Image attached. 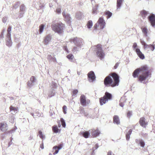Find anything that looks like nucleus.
Wrapping results in <instances>:
<instances>
[{
	"instance_id": "nucleus-1",
	"label": "nucleus",
	"mask_w": 155,
	"mask_h": 155,
	"mask_svg": "<svg viewBox=\"0 0 155 155\" xmlns=\"http://www.w3.org/2000/svg\"><path fill=\"white\" fill-rule=\"evenodd\" d=\"M150 74L147 67L144 66L135 70L133 73V76L134 78L138 77L139 81L144 83Z\"/></svg>"
},
{
	"instance_id": "nucleus-2",
	"label": "nucleus",
	"mask_w": 155,
	"mask_h": 155,
	"mask_svg": "<svg viewBox=\"0 0 155 155\" xmlns=\"http://www.w3.org/2000/svg\"><path fill=\"white\" fill-rule=\"evenodd\" d=\"M64 26V25L61 23L53 25L52 26V28L53 30L55 32L60 34L63 32Z\"/></svg>"
},
{
	"instance_id": "nucleus-3",
	"label": "nucleus",
	"mask_w": 155,
	"mask_h": 155,
	"mask_svg": "<svg viewBox=\"0 0 155 155\" xmlns=\"http://www.w3.org/2000/svg\"><path fill=\"white\" fill-rule=\"evenodd\" d=\"M82 41L81 38H76L73 39L72 41L76 45V47H75L73 49L74 51L79 50L83 45Z\"/></svg>"
},
{
	"instance_id": "nucleus-4",
	"label": "nucleus",
	"mask_w": 155,
	"mask_h": 155,
	"mask_svg": "<svg viewBox=\"0 0 155 155\" xmlns=\"http://www.w3.org/2000/svg\"><path fill=\"white\" fill-rule=\"evenodd\" d=\"M105 26V23L104 19V18L101 17L99 18L97 22L95 24L94 28L95 29H97V28L99 29H102L104 28Z\"/></svg>"
},
{
	"instance_id": "nucleus-5",
	"label": "nucleus",
	"mask_w": 155,
	"mask_h": 155,
	"mask_svg": "<svg viewBox=\"0 0 155 155\" xmlns=\"http://www.w3.org/2000/svg\"><path fill=\"white\" fill-rule=\"evenodd\" d=\"M96 54L97 56L99 57L101 59L104 58L105 54L103 52L101 45H98L96 46Z\"/></svg>"
},
{
	"instance_id": "nucleus-6",
	"label": "nucleus",
	"mask_w": 155,
	"mask_h": 155,
	"mask_svg": "<svg viewBox=\"0 0 155 155\" xmlns=\"http://www.w3.org/2000/svg\"><path fill=\"white\" fill-rule=\"evenodd\" d=\"M132 47L134 50L136 51L139 58L142 59H144L145 57L143 54L140 51L139 49L137 48V45L136 43H134L133 44Z\"/></svg>"
},
{
	"instance_id": "nucleus-7",
	"label": "nucleus",
	"mask_w": 155,
	"mask_h": 155,
	"mask_svg": "<svg viewBox=\"0 0 155 155\" xmlns=\"http://www.w3.org/2000/svg\"><path fill=\"white\" fill-rule=\"evenodd\" d=\"M112 77L113 78L114 82L111 85L112 87H114L118 86L119 84V77L118 75L115 73H113L112 74Z\"/></svg>"
},
{
	"instance_id": "nucleus-8",
	"label": "nucleus",
	"mask_w": 155,
	"mask_h": 155,
	"mask_svg": "<svg viewBox=\"0 0 155 155\" xmlns=\"http://www.w3.org/2000/svg\"><path fill=\"white\" fill-rule=\"evenodd\" d=\"M87 79L90 82H92L95 81L96 76L93 71H90L88 73Z\"/></svg>"
},
{
	"instance_id": "nucleus-9",
	"label": "nucleus",
	"mask_w": 155,
	"mask_h": 155,
	"mask_svg": "<svg viewBox=\"0 0 155 155\" xmlns=\"http://www.w3.org/2000/svg\"><path fill=\"white\" fill-rule=\"evenodd\" d=\"M148 19L152 26L155 27V15L152 14L148 17Z\"/></svg>"
},
{
	"instance_id": "nucleus-10",
	"label": "nucleus",
	"mask_w": 155,
	"mask_h": 155,
	"mask_svg": "<svg viewBox=\"0 0 155 155\" xmlns=\"http://www.w3.org/2000/svg\"><path fill=\"white\" fill-rule=\"evenodd\" d=\"M80 102L82 106H85L89 104L90 101L89 100L86 99V97H81Z\"/></svg>"
},
{
	"instance_id": "nucleus-11",
	"label": "nucleus",
	"mask_w": 155,
	"mask_h": 155,
	"mask_svg": "<svg viewBox=\"0 0 155 155\" xmlns=\"http://www.w3.org/2000/svg\"><path fill=\"white\" fill-rule=\"evenodd\" d=\"M112 97H100L99 99L100 104L102 105L105 104L108 100H111Z\"/></svg>"
},
{
	"instance_id": "nucleus-12",
	"label": "nucleus",
	"mask_w": 155,
	"mask_h": 155,
	"mask_svg": "<svg viewBox=\"0 0 155 155\" xmlns=\"http://www.w3.org/2000/svg\"><path fill=\"white\" fill-rule=\"evenodd\" d=\"M104 82L105 85L107 86L112 83L113 81L110 76H108L105 78Z\"/></svg>"
},
{
	"instance_id": "nucleus-13",
	"label": "nucleus",
	"mask_w": 155,
	"mask_h": 155,
	"mask_svg": "<svg viewBox=\"0 0 155 155\" xmlns=\"http://www.w3.org/2000/svg\"><path fill=\"white\" fill-rule=\"evenodd\" d=\"M62 15L63 17L64 18L65 21L69 23L71 19L70 16V15L68 14H66L65 12H63Z\"/></svg>"
},
{
	"instance_id": "nucleus-14",
	"label": "nucleus",
	"mask_w": 155,
	"mask_h": 155,
	"mask_svg": "<svg viewBox=\"0 0 155 155\" xmlns=\"http://www.w3.org/2000/svg\"><path fill=\"white\" fill-rule=\"evenodd\" d=\"M1 130L2 131H5L7 130V124L5 122L1 123L0 124Z\"/></svg>"
},
{
	"instance_id": "nucleus-15",
	"label": "nucleus",
	"mask_w": 155,
	"mask_h": 155,
	"mask_svg": "<svg viewBox=\"0 0 155 155\" xmlns=\"http://www.w3.org/2000/svg\"><path fill=\"white\" fill-rule=\"evenodd\" d=\"M91 130L92 132L91 133V134L94 137H97V136H98L100 134V131L98 129H97L96 130L92 129Z\"/></svg>"
},
{
	"instance_id": "nucleus-16",
	"label": "nucleus",
	"mask_w": 155,
	"mask_h": 155,
	"mask_svg": "<svg viewBox=\"0 0 155 155\" xmlns=\"http://www.w3.org/2000/svg\"><path fill=\"white\" fill-rule=\"evenodd\" d=\"M140 124L141 126L144 127L147 125V123L145 121L144 118L143 117H142L140 118Z\"/></svg>"
},
{
	"instance_id": "nucleus-17",
	"label": "nucleus",
	"mask_w": 155,
	"mask_h": 155,
	"mask_svg": "<svg viewBox=\"0 0 155 155\" xmlns=\"http://www.w3.org/2000/svg\"><path fill=\"white\" fill-rule=\"evenodd\" d=\"M113 121L114 123L117 124H120V122L119 117L118 116L115 115L114 116Z\"/></svg>"
},
{
	"instance_id": "nucleus-18",
	"label": "nucleus",
	"mask_w": 155,
	"mask_h": 155,
	"mask_svg": "<svg viewBox=\"0 0 155 155\" xmlns=\"http://www.w3.org/2000/svg\"><path fill=\"white\" fill-rule=\"evenodd\" d=\"M51 39V36L49 35H47L44 39V43L45 45L48 44Z\"/></svg>"
},
{
	"instance_id": "nucleus-19",
	"label": "nucleus",
	"mask_w": 155,
	"mask_h": 155,
	"mask_svg": "<svg viewBox=\"0 0 155 155\" xmlns=\"http://www.w3.org/2000/svg\"><path fill=\"white\" fill-rule=\"evenodd\" d=\"M123 1V0H117V10L120 9Z\"/></svg>"
},
{
	"instance_id": "nucleus-20",
	"label": "nucleus",
	"mask_w": 155,
	"mask_h": 155,
	"mask_svg": "<svg viewBox=\"0 0 155 155\" xmlns=\"http://www.w3.org/2000/svg\"><path fill=\"white\" fill-rule=\"evenodd\" d=\"M47 59L50 61H53L55 63H57L56 58L54 57H52L51 55H48V56Z\"/></svg>"
},
{
	"instance_id": "nucleus-21",
	"label": "nucleus",
	"mask_w": 155,
	"mask_h": 155,
	"mask_svg": "<svg viewBox=\"0 0 155 155\" xmlns=\"http://www.w3.org/2000/svg\"><path fill=\"white\" fill-rule=\"evenodd\" d=\"M52 130L55 133H60L61 130L58 129L57 126H54L52 127Z\"/></svg>"
},
{
	"instance_id": "nucleus-22",
	"label": "nucleus",
	"mask_w": 155,
	"mask_h": 155,
	"mask_svg": "<svg viewBox=\"0 0 155 155\" xmlns=\"http://www.w3.org/2000/svg\"><path fill=\"white\" fill-rule=\"evenodd\" d=\"M12 42L11 39H7L6 40V44L8 47H10L12 45Z\"/></svg>"
},
{
	"instance_id": "nucleus-23",
	"label": "nucleus",
	"mask_w": 155,
	"mask_h": 155,
	"mask_svg": "<svg viewBox=\"0 0 155 155\" xmlns=\"http://www.w3.org/2000/svg\"><path fill=\"white\" fill-rule=\"evenodd\" d=\"M81 134L83 137L85 138H88L90 135V134L88 131L81 132Z\"/></svg>"
},
{
	"instance_id": "nucleus-24",
	"label": "nucleus",
	"mask_w": 155,
	"mask_h": 155,
	"mask_svg": "<svg viewBox=\"0 0 155 155\" xmlns=\"http://www.w3.org/2000/svg\"><path fill=\"white\" fill-rule=\"evenodd\" d=\"M147 14V12L145 10H143L140 12V14L143 18L146 17Z\"/></svg>"
},
{
	"instance_id": "nucleus-25",
	"label": "nucleus",
	"mask_w": 155,
	"mask_h": 155,
	"mask_svg": "<svg viewBox=\"0 0 155 155\" xmlns=\"http://www.w3.org/2000/svg\"><path fill=\"white\" fill-rule=\"evenodd\" d=\"M10 109L11 111H14V112L12 113V114H14L15 113H17L18 111V108L12 106H11L10 107Z\"/></svg>"
},
{
	"instance_id": "nucleus-26",
	"label": "nucleus",
	"mask_w": 155,
	"mask_h": 155,
	"mask_svg": "<svg viewBox=\"0 0 155 155\" xmlns=\"http://www.w3.org/2000/svg\"><path fill=\"white\" fill-rule=\"evenodd\" d=\"M142 29V31L143 33V34H144V35L146 36H147V28L146 27H144Z\"/></svg>"
},
{
	"instance_id": "nucleus-27",
	"label": "nucleus",
	"mask_w": 155,
	"mask_h": 155,
	"mask_svg": "<svg viewBox=\"0 0 155 155\" xmlns=\"http://www.w3.org/2000/svg\"><path fill=\"white\" fill-rule=\"evenodd\" d=\"M149 47L146 48V49H148L149 48L152 51H153L155 49V47L154 45H148Z\"/></svg>"
},
{
	"instance_id": "nucleus-28",
	"label": "nucleus",
	"mask_w": 155,
	"mask_h": 155,
	"mask_svg": "<svg viewBox=\"0 0 155 155\" xmlns=\"http://www.w3.org/2000/svg\"><path fill=\"white\" fill-rule=\"evenodd\" d=\"M93 25V23L91 21H89L87 24V27L88 28H90Z\"/></svg>"
},
{
	"instance_id": "nucleus-29",
	"label": "nucleus",
	"mask_w": 155,
	"mask_h": 155,
	"mask_svg": "<svg viewBox=\"0 0 155 155\" xmlns=\"http://www.w3.org/2000/svg\"><path fill=\"white\" fill-rule=\"evenodd\" d=\"M141 43L142 45H143L144 46V48L146 49V48H147L149 47V46L143 40H141Z\"/></svg>"
},
{
	"instance_id": "nucleus-30",
	"label": "nucleus",
	"mask_w": 155,
	"mask_h": 155,
	"mask_svg": "<svg viewBox=\"0 0 155 155\" xmlns=\"http://www.w3.org/2000/svg\"><path fill=\"white\" fill-rule=\"evenodd\" d=\"M36 79L35 77L34 76L31 77L30 79V81L32 83H34L36 82Z\"/></svg>"
},
{
	"instance_id": "nucleus-31",
	"label": "nucleus",
	"mask_w": 155,
	"mask_h": 155,
	"mask_svg": "<svg viewBox=\"0 0 155 155\" xmlns=\"http://www.w3.org/2000/svg\"><path fill=\"white\" fill-rule=\"evenodd\" d=\"M61 121V125L63 127H65L66 123L65 121L62 118H61L60 120Z\"/></svg>"
},
{
	"instance_id": "nucleus-32",
	"label": "nucleus",
	"mask_w": 155,
	"mask_h": 155,
	"mask_svg": "<svg viewBox=\"0 0 155 155\" xmlns=\"http://www.w3.org/2000/svg\"><path fill=\"white\" fill-rule=\"evenodd\" d=\"M105 14L106 15H107V18H110L112 15V13L109 11L106 12Z\"/></svg>"
},
{
	"instance_id": "nucleus-33",
	"label": "nucleus",
	"mask_w": 155,
	"mask_h": 155,
	"mask_svg": "<svg viewBox=\"0 0 155 155\" xmlns=\"http://www.w3.org/2000/svg\"><path fill=\"white\" fill-rule=\"evenodd\" d=\"M55 12L57 13L58 14H61V9L60 6H59L58 7L56 8Z\"/></svg>"
},
{
	"instance_id": "nucleus-34",
	"label": "nucleus",
	"mask_w": 155,
	"mask_h": 155,
	"mask_svg": "<svg viewBox=\"0 0 155 155\" xmlns=\"http://www.w3.org/2000/svg\"><path fill=\"white\" fill-rule=\"evenodd\" d=\"M44 25H41L39 26V32L40 33H42L43 32L44 28Z\"/></svg>"
},
{
	"instance_id": "nucleus-35",
	"label": "nucleus",
	"mask_w": 155,
	"mask_h": 155,
	"mask_svg": "<svg viewBox=\"0 0 155 155\" xmlns=\"http://www.w3.org/2000/svg\"><path fill=\"white\" fill-rule=\"evenodd\" d=\"M38 133L39 134V136L40 138L43 139L44 138V135L42 134V132L40 130L38 132Z\"/></svg>"
},
{
	"instance_id": "nucleus-36",
	"label": "nucleus",
	"mask_w": 155,
	"mask_h": 155,
	"mask_svg": "<svg viewBox=\"0 0 155 155\" xmlns=\"http://www.w3.org/2000/svg\"><path fill=\"white\" fill-rule=\"evenodd\" d=\"M55 93L54 92V91L53 90H52V91H50L49 92V95L50 96V97H52L54 96Z\"/></svg>"
},
{
	"instance_id": "nucleus-37",
	"label": "nucleus",
	"mask_w": 155,
	"mask_h": 155,
	"mask_svg": "<svg viewBox=\"0 0 155 155\" xmlns=\"http://www.w3.org/2000/svg\"><path fill=\"white\" fill-rule=\"evenodd\" d=\"M67 58L70 60H72L74 58V56L72 54H69L67 56Z\"/></svg>"
},
{
	"instance_id": "nucleus-38",
	"label": "nucleus",
	"mask_w": 155,
	"mask_h": 155,
	"mask_svg": "<svg viewBox=\"0 0 155 155\" xmlns=\"http://www.w3.org/2000/svg\"><path fill=\"white\" fill-rule=\"evenodd\" d=\"M62 147V146L61 145H60L58 147V149H57V150L56 151V152H54V153L53 154L55 155V154H57V153H58L59 150H60L61 148Z\"/></svg>"
},
{
	"instance_id": "nucleus-39",
	"label": "nucleus",
	"mask_w": 155,
	"mask_h": 155,
	"mask_svg": "<svg viewBox=\"0 0 155 155\" xmlns=\"http://www.w3.org/2000/svg\"><path fill=\"white\" fill-rule=\"evenodd\" d=\"M62 109L64 113L65 114H66L67 113V107L65 105H64Z\"/></svg>"
},
{
	"instance_id": "nucleus-40",
	"label": "nucleus",
	"mask_w": 155,
	"mask_h": 155,
	"mask_svg": "<svg viewBox=\"0 0 155 155\" xmlns=\"http://www.w3.org/2000/svg\"><path fill=\"white\" fill-rule=\"evenodd\" d=\"M139 143L142 147H144L145 145V143L144 141L142 140H140Z\"/></svg>"
},
{
	"instance_id": "nucleus-41",
	"label": "nucleus",
	"mask_w": 155,
	"mask_h": 155,
	"mask_svg": "<svg viewBox=\"0 0 155 155\" xmlns=\"http://www.w3.org/2000/svg\"><path fill=\"white\" fill-rule=\"evenodd\" d=\"M112 94L109 93H108L107 92H106L105 93V95L103 97H112Z\"/></svg>"
},
{
	"instance_id": "nucleus-42",
	"label": "nucleus",
	"mask_w": 155,
	"mask_h": 155,
	"mask_svg": "<svg viewBox=\"0 0 155 155\" xmlns=\"http://www.w3.org/2000/svg\"><path fill=\"white\" fill-rule=\"evenodd\" d=\"M124 98V97H121V99L120 100V106L122 107H123L124 106V105L122 104V101L123 99Z\"/></svg>"
},
{
	"instance_id": "nucleus-43",
	"label": "nucleus",
	"mask_w": 155,
	"mask_h": 155,
	"mask_svg": "<svg viewBox=\"0 0 155 155\" xmlns=\"http://www.w3.org/2000/svg\"><path fill=\"white\" fill-rule=\"evenodd\" d=\"M25 9V7L24 5H21L20 6V10L21 12H23Z\"/></svg>"
},
{
	"instance_id": "nucleus-44",
	"label": "nucleus",
	"mask_w": 155,
	"mask_h": 155,
	"mask_svg": "<svg viewBox=\"0 0 155 155\" xmlns=\"http://www.w3.org/2000/svg\"><path fill=\"white\" fill-rule=\"evenodd\" d=\"M78 93V91L77 90H75L73 91V96H75Z\"/></svg>"
},
{
	"instance_id": "nucleus-45",
	"label": "nucleus",
	"mask_w": 155,
	"mask_h": 155,
	"mask_svg": "<svg viewBox=\"0 0 155 155\" xmlns=\"http://www.w3.org/2000/svg\"><path fill=\"white\" fill-rule=\"evenodd\" d=\"M132 112L131 111H129L127 113V117L128 118H130L132 115Z\"/></svg>"
},
{
	"instance_id": "nucleus-46",
	"label": "nucleus",
	"mask_w": 155,
	"mask_h": 155,
	"mask_svg": "<svg viewBox=\"0 0 155 155\" xmlns=\"http://www.w3.org/2000/svg\"><path fill=\"white\" fill-rule=\"evenodd\" d=\"M80 113L81 114H83L84 115L86 116H87V114H86V113L84 112V110L82 109H81L80 110Z\"/></svg>"
},
{
	"instance_id": "nucleus-47",
	"label": "nucleus",
	"mask_w": 155,
	"mask_h": 155,
	"mask_svg": "<svg viewBox=\"0 0 155 155\" xmlns=\"http://www.w3.org/2000/svg\"><path fill=\"white\" fill-rule=\"evenodd\" d=\"M97 8L96 7L93 8L92 9V13L94 14H97Z\"/></svg>"
},
{
	"instance_id": "nucleus-48",
	"label": "nucleus",
	"mask_w": 155,
	"mask_h": 155,
	"mask_svg": "<svg viewBox=\"0 0 155 155\" xmlns=\"http://www.w3.org/2000/svg\"><path fill=\"white\" fill-rule=\"evenodd\" d=\"M34 84L33 83H32L30 81H28V85L29 87H31L32 86L34 85Z\"/></svg>"
},
{
	"instance_id": "nucleus-49",
	"label": "nucleus",
	"mask_w": 155,
	"mask_h": 155,
	"mask_svg": "<svg viewBox=\"0 0 155 155\" xmlns=\"http://www.w3.org/2000/svg\"><path fill=\"white\" fill-rule=\"evenodd\" d=\"M11 32H8L7 35V39H11Z\"/></svg>"
},
{
	"instance_id": "nucleus-50",
	"label": "nucleus",
	"mask_w": 155,
	"mask_h": 155,
	"mask_svg": "<svg viewBox=\"0 0 155 155\" xmlns=\"http://www.w3.org/2000/svg\"><path fill=\"white\" fill-rule=\"evenodd\" d=\"M7 19V17H4L2 18V21L3 23H5Z\"/></svg>"
},
{
	"instance_id": "nucleus-51",
	"label": "nucleus",
	"mask_w": 155,
	"mask_h": 155,
	"mask_svg": "<svg viewBox=\"0 0 155 155\" xmlns=\"http://www.w3.org/2000/svg\"><path fill=\"white\" fill-rule=\"evenodd\" d=\"M80 14V15H81V13H77L76 15V17L78 19H81V17L80 16H79V15H78Z\"/></svg>"
},
{
	"instance_id": "nucleus-52",
	"label": "nucleus",
	"mask_w": 155,
	"mask_h": 155,
	"mask_svg": "<svg viewBox=\"0 0 155 155\" xmlns=\"http://www.w3.org/2000/svg\"><path fill=\"white\" fill-rule=\"evenodd\" d=\"M107 155H114V154L111 151H109L107 153Z\"/></svg>"
},
{
	"instance_id": "nucleus-53",
	"label": "nucleus",
	"mask_w": 155,
	"mask_h": 155,
	"mask_svg": "<svg viewBox=\"0 0 155 155\" xmlns=\"http://www.w3.org/2000/svg\"><path fill=\"white\" fill-rule=\"evenodd\" d=\"M98 144H96L95 145V147L93 148V151L94 150H95L97 149L98 148Z\"/></svg>"
},
{
	"instance_id": "nucleus-54",
	"label": "nucleus",
	"mask_w": 155,
	"mask_h": 155,
	"mask_svg": "<svg viewBox=\"0 0 155 155\" xmlns=\"http://www.w3.org/2000/svg\"><path fill=\"white\" fill-rule=\"evenodd\" d=\"M130 135H128V134H126V139L127 140H128L130 139Z\"/></svg>"
},
{
	"instance_id": "nucleus-55",
	"label": "nucleus",
	"mask_w": 155,
	"mask_h": 155,
	"mask_svg": "<svg viewBox=\"0 0 155 155\" xmlns=\"http://www.w3.org/2000/svg\"><path fill=\"white\" fill-rule=\"evenodd\" d=\"M58 149V147L57 146H55L53 147V150H55V152H56V151L57 150V149Z\"/></svg>"
},
{
	"instance_id": "nucleus-56",
	"label": "nucleus",
	"mask_w": 155,
	"mask_h": 155,
	"mask_svg": "<svg viewBox=\"0 0 155 155\" xmlns=\"http://www.w3.org/2000/svg\"><path fill=\"white\" fill-rule=\"evenodd\" d=\"M132 130L131 129H130L129 130L128 132L127 133V134H128V135H130L132 133Z\"/></svg>"
},
{
	"instance_id": "nucleus-57",
	"label": "nucleus",
	"mask_w": 155,
	"mask_h": 155,
	"mask_svg": "<svg viewBox=\"0 0 155 155\" xmlns=\"http://www.w3.org/2000/svg\"><path fill=\"white\" fill-rule=\"evenodd\" d=\"M11 27H9L8 29V32H11Z\"/></svg>"
},
{
	"instance_id": "nucleus-58",
	"label": "nucleus",
	"mask_w": 155,
	"mask_h": 155,
	"mask_svg": "<svg viewBox=\"0 0 155 155\" xmlns=\"http://www.w3.org/2000/svg\"><path fill=\"white\" fill-rule=\"evenodd\" d=\"M35 114H36V116H38L40 117L41 116V114H40L38 112H36Z\"/></svg>"
},
{
	"instance_id": "nucleus-59",
	"label": "nucleus",
	"mask_w": 155,
	"mask_h": 155,
	"mask_svg": "<svg viewBox=\"0 0 155 155\" xmlns=\"http://www.w3.org/2000/svg\"><path fill=\"white\" fill-rule=\"evenodd\" d=\"M119 64L118 63L116 64L115 65L114 67V68L115 69H116L118 66Z\"/></svg>"
},
{
	"instance_id": "nucleus-60",
	"label": "nucleus",
	"mask_w": 155,
	"mask_h": 155,
	"mask_svg": "<svg viewBox=\"0 0 155 155\" xmlns=\"http://www.w3.org/2000/svg\"><path fill=\"white\" fill-rule=\"evenodd\" d=\"M40 147L42 149H43L44 148V145L43 144H41L40 145Z\"/></svg>"
},
{
	"instance_id": "nucleus-61",
	"label": "nucleus",
	"mask_w": 155,
	"mask_h": 155,
	"mask_svg": "<svg viewBox=\"0 0 155 155\" xmlns=\"http://www.w3.org/2000/svg\"><path fill=\"white\" fill-rule=\"evenodd\" d=\"M58 127H61V124H60V121H59L58 122Z\"/></svg>"
},
{
	"instance_id": "nucleus-62",
	"label": "nucleus",
	"mask_w": 155,
	"mask_h": 155,
	"mask_svg": "<svg viewBox=\"0 0 155 155\" xmlns=\"http://www.w3.org/2000/svg\"><path fill=\"white\" fill-rule=\"evenodd\" d=\"M12 144V142H10L8 144V147H9L10 146V145Z\"/></svg>"
},
{
	"instance_id": "nucleus-63",
	"label": "nucleus",
	"mask_w": 155,
	"mask_h": 155,
	"mask_svg": "<svg viewBox=\"0 0 155 155\" xmlns=\"http://www.w3.org/2000/svg\"><path fill=\"white\" fill-rule=\"evenodd\" d=\"M77 74L78 75H80L81 74V72L80 71H78Z\"/></svg>"
},
{
	"instance_id": "nucleus-64",
	"label": "nucleus",
	"mask_w": 155,
	"mask_h": 155,
	"mask_svg": "<svg viewBox=\"0 0 155 155\" xmlns=\"http://www.w3.org/2000/svg\"><path fill=\"white\" fill-rule=\"evenodd\" d=\"M31 115L33 116L34 117H35L36 115H34L33 113H31Z\"/></svg>"
}]
</instances>
